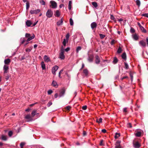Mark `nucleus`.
Wrapping results in <instances>:
<instances>
[{"label":"nucleus","instance_id":"nucleus-1","mask_svg":"<svg viewBox=\"0 0 148 148\" xmlns=\"http://www.w3.org/2000/svg\"><path fill=\"white\" fill-rule=\"evenodd\" d=\"M64 47L63 46H61L60 49V52L59 53V58L61 60H64L65 58V56L64 55Z\"/></svg>","mask_w":148,"mask_h":148},{"label":"nucleus","instance_id":"nucleus-2","mask_svg":"<svg viewBox=\"0 0 148 148\" xmlns=\"http://www.w3.org/2000/svg\"><path fill=\"white\" fill-rule=\"evenodd\" d=\"M88 60L89 62H93L94 59V55L93 54L90 53V52H88Z\"/></svg>","mask_w":148,"mask_h":148},{"label":"nucleus","instance_id":"nucleus-3","mask_svg":"<svg viewBox=\"0 0 148 148\" xmlns=\"http://www.w3.org/2000/svg\"><path fill=\"white\" fill-rule=\"evenodd\" d=\"M53 15V12L51 9H48L46 13V16L48 18L52 17Z\"/></svg>","mask_w":148,"mask_h":148},{"label":"nucleus","instance_id":"nucleus-4","mask_svg":"<svg viewBox=\"0 0 148 148\" xmlns=\"http://www.w3.org/2000/svg\"><path fill=\"white\" fill-rule=\"evenodd\" d=\"M139 44L140 46L142 48H145L146 47V44L145 41L143 40L140 41L139 42Z\"/></svg>","mask_w":148,"mask_h":148},{"label":"nucleus","instance_id":"nucleus-5","mask_svg":"<svg viewBox=\"0 0 148 148\" xmlns=\"http://www.w3.org/2000/svg\"><path fill=\"white\" fill-rule=\"evenodd\" d=\"M32 117V116H31L29 114L27 115L25 117V119L27 120V121L28 122L32 121H33L34 120Z\"/></svg>","mask_w":148,"mask_h":148},{"label":"nucleus","instance_id":"nucleus-6","mask_svg":"<svg viewBox=\"0 0 148 148\" xmlns=\"http://www.w3.org/2000/svg\"><path fill=\"white\" fill-rule=\"evenodd\" d=\"M90 26L92 30H95L97 26V24L95 22H93L91 24Z\"/></svg>","mask_w":148,"mask_h":148},{"label":"nucleus","instance_id":"nucleus-7","mask_svg":"<svg viewBox=\"0 0 148 148\" xmlns=\"http://www.w3.org/2000/svg\"><path fill=\"white\" fill-rule=\"evenodd\" d=\"M40 12V10L38 9L36 10H31L30 11V12L31 14H36Z\"/></svg>","mask_w":148,"mask_h":148},{"label":"nucleus","instance_id":"nucleus-8","mask_svg":"<svg viewBox=\"0 0 148 148\" xmlns=\"http://www.w3.org/2000/svg\"><path fill=\"white\" fill-rule=\"evenodd\" d=\"M50 3L51 4V5L53 8H55L57 7V3L54 1H50Z\"/></svg>","mask_w":148,"mask_h":148},{"label":"nucleus","instance_id":"nucleus-9","mask_svg":"<svg viewBox=\"0 0 148 148\" xmlns=\"http://www.w3.org/2000/svg\"><path fill=\"white\" fill-rule=\"evenodd\" d=\"M133 145L134 147L135 148H139L140 146V144L138 141L134 142L133 143Z\"/></svg>","mask_w":148,"mask_h":148},{"label":"nucleus","instance_id":"nucleus-10","mask_svg":"<svg viewBox=\"0 0 148 148\" xmlns=\"http://www.w3.org/2000/svg\"><path fill=\"white\" fill-rule=\"evenodd\" d=\"M58 66H53L52 69V72L53 74L56 75V72L58 70Z\"/></svg>","mask_w":148,"mask_h":148},{"label":"nucleus","instance_id":"nucleus-11","mask_svg":"<svg viewBox=\"0 0 148 148\" xmlns=\"http://www.w3.org/2000/svg\"><path fill=\"white\" fill-rule=\"evenodd\" d=\"M65 92V90L64 88H63L60 91V93L58 96L60 98L64 95Z\"/></svg>","mask_w":148,"mask_h":148},{"label":"nucleus","instance_id":"nucleus-12","mask_svg":"<svg viewBox=\"0 0 148 148\" xmlns=\"http://www.w3.org/2000/svg\"><path fill=\"white\" fill-rule=\"evenodd\" d=\"M95 58V62L96 64H98L100 62L99 57L97 55L96 56Z\"/></svg>","mask_w":148,"mask_h":148},{"label":"nucleus","instance_id":"nucleus-13","mask_svg":"<svg viewBox=\"0 0 148 148\" xmlns=\"http://www.w3.org/2000/svg\"><path fill=\"white\" fill-rule=\"evenodd\" d=\"M44 59L45 61L47 62H48L50 61L49 58L47 55L44 56Z\"/></svg>","mask_w":148,"mask_h":148},{"label":"nucleus","instance_id":"nucleus-14","mask_svg":"<svg viewBox=\"0 0 148 148\" xmlns=\"http://www.w3.org/2000/svg\"><path fill=\"white\" fill-rule=\"evenodd\" d=\"M8 67L7 65H5L4 66L3 69L4 71V74H5V73L8 72Z\"/></svg>","mask_w":148,"mask_h":148},{"label":"nucleus","instance_id":"nucleus-15","mask_svg":"<svg viewBox=\"0 0 148 148\" xmlns=\"http://www.w3.org/2000/svg\"><path fill=\"white\" fill-rule=\"evenodd\" d=\"M63 22V18H62L60 20L58 21L57 22V25L58 26H60L62 24Z\"/></svg>","mask_w":148,"mask_h":148},{"label":"nucleus","instance_id":"nucleus-16","mask_svg":"<svg viewBox=\"0 0 148 148\" xmlns=\"http://www.w3.org/2000/svg\"><path fill=\"white\" fill-rule=\"evenodd\" d=\"M120 141H117L115 144V148H121L120 145Z\"/></svg>","mask_w":148,"mask_h":148},{"label":"nucleus","instance_id":"nucleus-17","mask_svg":"<svg viewBox=\"0 0 148 148\" xmlns=\"http://www.w3.org/2000/svg\"><path fill=\"white\" fill-rule=\"evenodd\" d=\"M26 25L27 26V27H29L32 24V23L31 22V21L29 20H27L26 22Z\"/></svg>","mask_w":148,"mask_h":148},{"label":"nucleus","instance_id":"nucleus-18","mask_svg":"<svg viewBox=\"0 0 148 148\" xmlns=\"http://www.w3.org/2000/svg\"><path fill=\"white\" fill-rule=\"evenodd\" d=\"M51 85L52 86L56 88H57L58 87V85L57 82L54 80H53Z\"/></svg>","mask_w":148,"mask_h":148},{"label":"nucleus","instance_id":"nucleus-19","mask_svg":"<svg viewBox=\"0 0 148 148\" xmlns=\"http://www.w3.org/2000/svg\"><path fill=\"white\" fill-rule=\"evenodd\" d=\"M41 67L42 69V70H44L45 69H46L45 65V64L44 62L43 61H42L41 62Z\"/></svg>","mask_w":148,"mask_h":148},{"label":"nucleus","instance_id":"nucleus-20","mask_svg":"<svg viewBox=\"0 0 148 148\" xmlns=\"http://www.w3.org/2000/svg\"><path fill=\"white\" fill-rule=\"evenodd\" d=\"M133 38L136 40H137L138 39V36L136 34H134L132 35Z\"/></svg>","mask_w":148,"mask_h":148},{"label":"nucleus","instance_id":"nucleus-21","mask_svg":"<svg viewBox=\"0 0 148 148\" xmlns=\"http://www.w3.org/2000/svg\"><path fill=\"white\" fill-rule=\"evenodd\" d=\"M83 73L85 74V76H87L88 74V71L87 69H85L83 70Z\"/></svg>","mask_w":148,"mask_h":148},{"label":"nucleus","instance_id":"nucleus-22","mask_svg":"<svg viewBox=\"0 0 148 148\" xmlns=\"http://www.w3.org/2000/svg\"><path fill=\"white\" fill-rule=\"evenodd\" d=\"M35 37V35L33 34L32 36L28 38L27 39V41L28 42L31 40L34 39Z\"/></svg>","mask_w":148,"mask_h":148},{"label":"nucleus","instance_id":"nucleus-23","mask_svg":"<svg viewBox=\"0 0 148 148\" xmlns=\"http://www.w3.org/2000/svg\"><path fill=\"white\" fill-rule=\"evenodd\" d=\"M26 41V40L25 38H21L20 40V44H23Z\"/></svg>","mask_w":148,"mask_h":148},{"label":"nucleus","instance_id":"nucleus-24","mask_svg":"<svg viewBox=\"0 0 148 148\" xmlns=\"http://www.w3.org/2000/svg\"><path fill=\"white\" fill-rule=\"evenodd\" d=\"M10 60L9 59H5L4 60V63L5 64H8L10 62Z\"/></svg>","mask_w":148,"mask_h":148},{"label":"nucleus","instance_id":"nucleus-25","mask_svg":"<svg viewBox=\"0 0 148 148\" xmlns=\"http://www.w3.org/2000/svg\"><path fill=\"white\" fill-rule=\"evenodd\" d=\"M60 15V13L58 10H57L56 12L55 13V16L57 17H59Z\"/></svg>","mask_w":148,"mask_h":148},{"label":"nucleus","instance_id":"nucleus-26","mask_svg":"<svg viewBox=\"0 0 148 148\" xmlns=\"http://www.w3.org/2000/svg\"><path fill=\"white\" fill-rule=\"evenodd\" d=\"M122 51V50L120 47H119L117 51V53L119 54L121 53Z\"/></svg>","mask_w":148,"mask_h":148},{"label":"nucleus","instance_id":"nucleus-27","mask_svg":"<svg viewBox=\"0 0 148 148\" xmlns=\"http://www.w3.org/2000/svg\"><path fill=\"white\" fill-rule=\"evenodd\" d=\"M122 58L125 60H126V55L125 53H123L121 56Z\"/></svg>","mask_w":148,"mask_h":148},{"label":"nucleus","instance_id":"nucleus-28","mask_svg":"<svg viewBox=\"0 0 148 148\" xmlns=\"http://www.w3.org/2000/svg\"><path fill=\"white\" fill-rule=\"evenodd\" d=\"M92 5L95 8H97L98 6V5L97 2H92Z\"/></svg>","mask_w":148,"mask_h":148},{"label":"nucleus","instance_id":"nucleus-29","mask_svg":"<svg viewBox=\"0 0 148 148\" xmlns=\"http://www.w3.org/2000/svg\"><path fill=\"white\" fill-rule=\"evenodd\" d=\"M72 2L71 1H69V2L68 8L69 10H71V8Z\"/></svg>","mask_w":148,"mask_h":148},{"label":"nucleus","instance_id":"nucleus-30","mask_svg":"<svg viewBox=\"0 0 148 148\" xmlns=\"http://www.w3.org/2000/svg\"><path fill=\"white\" fill-rule=\"evenodd\" d=\"M36 110H34L31 113L32 117H34L35 116V115H36Z\"/></svg>","mask_w":148,"mask_h":148},{"label":"nucleus","instance_id":"nucleus-31","mask_svg":"<svg viewBox=\"0 0 148 148\" xmlns=\"http://www.w3.org/2000/svg\"><path fill=\"white\" fill-rule=\"evenodd\" d=\"M118 61V60L117 59V58L116 57H114V60L113 61V62L114 63V64H116Z\"/></svg>","mask_w":148,"mask_h":148},{"label":"nucleus","instance_id":"nucleus-32","mask_svg":"<svg viewBox=\"0 0 148 148\" xmlns=\"http://www.w3.org/2000/svg\"><path fill=\"white\" fill-rule=\"evenodd\" d=\"M120 136V134L119 133H116L114 136V138L115 139H117Z\"/></svg>","mask_w":148,"mask_h":148},{"label":"nucleus","instance_id":"nucleus-33","mask_svg":"<svg viewBox=\"0 0 148 148\" xmlns=\"http://www.w3.org/2000/svg\"><path fill=\"white\" fill-rule=\"evenodd\" d=\"M82 48L80 46H78L77 47L76 49V52L77 53H78L79 51L81 50V49Z\"/></svg>","mask_w":148,"mask_h":148},{"label":"nucleus","instance_id":"nucleus-34","mask_svg":"<svg viewBox=\"0 0 148 148\" xmlns=\"http://www.w3.org/2000/svg\"><path fill=\"white\" fill-rule=\"evenodd\" d=\"M67 41H66V39H64V40H63V41L62 42V44L63 45V47H64H64H65L66 46V43H67Z\"/></svg>","mask_w":148,"mask_h":148},{"label":"nucleus","instance_id":"nucleus-35","mask_svg":"<svg viewBox=\"0 0 148 148\" xmlns=\"http://www.w3.org/2000/svg\"><path fill=\"white\" fill-rule=\"evenodd\" d=\"M29 2L27 1L26 3V9L28 10L29 7Z\"/></svg>","mask_w":148,"mask_h":148},{"label":"nucleus","instance_id":"nucleus-36","mask_svg":"<svg viewBox=\"0 0 148 148\" xmlns=\"http://www.w3.org/2000/svg\"><path fill=\"white\" fill-rule=\"evenodd\" d=\"M135 135L136 136L140 137L141 135V132H138L136 133Z\"/></svg>","mask_w":148,"mask_h":148},{"label":"nucleus","instance_id":"nucleus-37","mask_svg":"<svg viewBox=\"0 0 148 148\" xmlns=\"http://www.w3.org/2000/svg\"><path fill=\"white\" fill-rule=\"evenodd\" d=\"M99 35L100 38L101 39L105 37V35L102 34H99Z\"/></svg>","mask_w":148,"mask_h":148},{"label":"nucleus","instance_id":"nucleus-38","mask_svg":"<svg viewBox=\"0 0 148 148\" xmlns=\"http://www.w3.org/2000/svg\"><path fill=\"white\" fill-rule=\"evenodd\" d=\"M140 28L143 32L146 33V29L142 26Z\"/></svg>","mask_w":148,"mask_h":148},{"label":"nucleus","instance_id":"nucleus-39","mask_svg":"<svg viewBox=\"0 0 148 148\" xmlns=\"http://www.w3.org/2000/svg\"><path fill=\"white\" fill-rule=\"evenodd\" d=\"M70 24L71 25H73V19L71 18H70L69 20Z\"/></svg>","mask_w":148,"mask_h":148},{"label":"nucleus","instance_id":"nucleus-40","mask_svg":"<svg viewBox=\"0 0 148 148\" xmlns=\"http://www.w3.org/2000/svg\"><path fill=\"white\" fill-rule=\"evenodd\" d=\"M124 64H125V69H128L129 68V66H128V64L127 63H126V62H125Z\"/></svg>","mask_w":148,"mask_h":148},{"label":"nucleus","instance_id":"nucleus-41","mask_svg":"<svg viewBox=\"0 0 148 148\" xmlns=\"http://www.w3.org/2000/svg\"><path fill=\"white\" fill-rule=\"evenodd\" d=\"M136 5L139 6L140 4V2L139 0H136Z\"/></svg>","mask_w":148,"mask_h":148},{"label":"nucleus","instance_id":"nucleus-42","mask_svg":"<svg viewBox=\"0 0 148 148\" xmlns=\"http://www.w3.org/2000/svg\"><path fill=\"white\" fill-rule=\"evenodd\" d=\"M1 139L4 140H7V137L5 136H1Z\"/></svg>","mask_w":148,"mask_h":148},{"label":"nucleus","instance_id":"nucleus-43","mask_svg":"<svg viewBox=\"0 0 148 148\" xmlns=\"http://www.w3.org/2000/svg\"><path fill=\"white\" fill-rule=\"evenodd\" d=\"M102 119L101 118H100L99 119H97L96 122L98 123L102 122Z\"/></svg>","mask_w":148,"mask_h":148},{"label":"nucleus","instance_id":"nucleus-44","mask_svg":"<svg viewBox=\"0 0 148 148\" xmlns=\"http://www.w3.org/2000/svg\"><path fill=\"white\" fill-rule=\"evenodd\" d=\"M69 34L68 33L66 35V40H67V42H68V39H69Z\"/></svg>","mask_w":148,"mask_h":148},{"label":"nucleus","instance_id":"nucleus-45","mask_svg":"<svg viewBox=\"0 0 148 148\" xmlns=\"http://www.w3.org/2000/svg\"><path fill=\"white\" fill-rule=\"evenodd\" d=\"M25 144V143L21 142L20 144V146L21 148H23Z\"/></svg>","mask_w":148,"mask_h":148},{"label":"nucleus","instance_id":"nucleus-46","mask_svg":"<svg viewBox=\"0 0 148 148\" xmlns=\"http://www.w3.org/2000/svg\"><path fill=\"white\" fill-rule=\"evenodd\" d=\"M40 3L43 5H45V3L44 1L43 0H40Z\"/></svg>","mask_w":148,"mask_h":148},{"label":"nucleus","instance_id":"nucleus-47","mask_svg":"<svg viewBox=\"0 0 148 148\" xmlns=\"http://www.w3.org/2000/svg\"><path fill=\"white\" fill-rule=\"evenodd\" d=\"M130 77H131V81H132L133 80V74L132 73H130Z\"/></svg>","mask_w":148,"mask_h":148},{"label":"nucleus","instance_id":"nucleus-48","mask_svg":"<svg viewBox=\"0 0 148 148\" xmlns=\"http://www.w3.org/2000/svg\"><path fill=\"white\" fill-rule=\"evenodd\" d=\"M4 76H5V78L6 79V80H7L9 78V76L7 74L6 75H5V74L4 75Z\"/></svg>","mask_w":148,"mask_h":148},{"label":"nucleus","instance_id":"nucleus-49","mask_svg":"<svg viewBox=\"0 0 148 148\" xmlns=\"http://www.w3.org/2000/svg\"><path fill=\"white\" fill-rule=\"evenodd\" d=\"M13 134L12 132V131H10L9 132L8 134L9 136H11Z\"/></svg>","mask_w":148,"mask_h":148},{"label":"nucleus","instance_id":"nucleus-50","mask_svg":"<svg viewBox=\"0 0 148 148\" xmlns=\"http://www.w3.org/2000/svg\"><path fill=\"white\" fill-rule=\"evenodd\" d=\"M130 31L132 33H133L135 32V30L134 28H131L130 29Z\"/></svg>","mask_w":148,"mask_h":148},{"label":"nucleus","instance_id":"nucleus-51","mask_svg":"<svg viewBox=\"0 0 148 148\" xmlns=\"http://www.w3.org/2000/svg\"><path fill=\"white\" fill-rule=\"evenodd\" d=\"M52 104V102L51 101H49L47 104V107H49Z\"/></svg>","mask_w":148,"mask_h":148},{"label":"nucleus","instance_id":"nucleus-52","mask_svg":"<svg viewBox=\"0 0 148 148\" xmlns=\"http://www.w3.org/2000/svg\"><path fill=\"white\" fill-rule=\"evenodd\" d=\"M142 16H144L148 18V13L143 14H142Z\"/></svg>","mask_w":148,"mask_h":148},{"label":"nucleus","instance_id":"nucleus-53","mask_svg":"<svg viewBox=\"0 0 148 148\" xmlns=\"http://www.w3.org/2000/svg\"><path fill=\"white\" fill-rule=\"evenodd\" d=\"M53 92V91L51 90H49L48 91V94L49 95H50Z\"/></svg>","mask_w":148,"mask_h":148},{"label":"nucleus","instance_id":"nucleus-54","mask_svg":"<svg viewBox=\"0 0 148 148\" xmlns=\"http://www.w3.org/2000/svg\"><path fill=\"white\" fill-rule=\"evenodd\" d=\"M31 37L30 34H29L26 33L25 34V37L26 38H29Z\"/></svg>","mask_w":148,"mask_h":148},{"label":"nucleus","instance_id":"nucleus-55","mask_svg":"<svg viewBox=\"0 0 148 148\" xmlns=\"http://www.w3.org/2000/svg\"><path fill=\"white\" fill-rule=\"evenodd\" d=\"M70 50V48L69 47H67L66 49H64V51L68 52Z\"/></svg>","mask_w":148,"mask_h":148},{"label":"nucleus","instance_id":"nucleus-56","mask_svg":"<svg viewBox=\"0 0 148 148\" xmlns=\"http://www.w3.org/2000/svg\"><path fill=\"white\" fill-rule=\"evenodd\" d=\"M87 106H82V109L83 110H85L87 109Z\"/></svg>","mask_w":148,"mask_h":148},{"label":"nucleus","instance_id":"nucleus-57","mask_svg":"<svg viewBox=\"0 0 148 148\" xmlns=\"http://www.w3.org/2000/svg\"><path fill=\"white\" fill-rule=\"evenodd\" d=\"M115 40L114 39L112 40L111 42V44L112 45H113L115 43Z\"/></svg>","mask_w":148,"mask_h":148},{"label":"nucleus","instance_id":"nucleus-58","mask_svg":"<svg viewBox=\"0 0 148 148\" xmlns=\"http://www.w3.org/2000/svg\"><path fill=\"white\" fill-rule=\"evenodd\" d=\"M71 108V107L69 106H68L66 107V109L68 110H70V108Z\"/></svg>","mask_w":148,"mask_h":148},{"label":"nucleus","instance_id":"nucleus-59","mask_svg":"<svg viewBox=\"0 0 148 148\" xmlns=\"http://www.w3.org/2000/svg\"><path fill=\"white\" fill-rule=\"evenodd\" d=\"M110 18L112 20H114L115 19V18L113 15H111Z\"/></svg>","mask_w":148,"mask_h":148},{"label":"nucleus","instance_id":"nucleus-60","mask_svg":"<svg viewBox=\"0 0 148 148\" xmlns=\"http://www.w3.org/2000/svg\"><path fill=\"white\" fill-rule=\"evenodd\" d=\"M25 51L27 52H30L31 51V49L29 48H27L26 49Z\"/></svg>","mask_w":148,"mask_h":148},{"label":"nucleus","instance_id":"nucleus-61","mask_svg":"<svg viewBox=\"0 0 148 148\" xmlns=\"http://www.w3.org/2000/svg\"><path fill=\"white\" fill-rule=\"evenodd\" d=\"M101 132H103V133H105L106 132V130L105 129H103L102 130Z\"/></svg>","mask_w":148,"mask_h":148},{"label":"nucleus","instance_id":"nucleus-62","mask_svg":"<svg viewBox=\"0 0 148 148\" xmlns=\"http://www.w3.org/2000/svg\"><path fill=\"white\" fill-rule=\"evenodd\" d=\"M127 108H124L123 109V112H127Z\"/></svg>","mask_w":148,"mask_h":148},{"label":"nucleus","instance_id":"nucleus-63","mask_svg":"<svg viewBox=\"0 0 148 148\" xmlns=\"http://www.w3.org/2000/svg\"><path fill=\"white\" fill-rule=\"evenodd\" d=\"M83 134L84 136H86V132L85 131H84L83 132Z\"/></svg>","mask_w":148,"mask_h":148},{"label":"nucleus","instance_id":"nucleus-64","mask_svg":"<svg viewBox=\"0 0 148 148\" xmlns=\"http://www.w3.org/2000/svg\"><path fill=\"white\" fill-rule=\"evenodd\" d=\"M58 97V93H56L54 95L55 97L56 98Z\"/></svg>","mask_w":148,"mask_h":148}]
</instances>
